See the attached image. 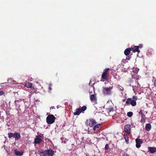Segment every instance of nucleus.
I'll return each instance as SVG.
<instances>
[{
	"instance_id": "f257e3e1",
	"label": "nucleus",
	"mask_w": 156,
	"mask_h": 156,
	"mask_svg": "<svg viewBox=\"0 0 156 156\" xmlns=\"http://www.w3.org/2000/svg\"><path fill=\"white\" fill-rule=\"evenodd\" d=\"M41 156H53L55 152L52 149H49L44 151H38Z\"/></svg>"
},
{
	"instance_id": "f03ea898",
	"label": "nucleus",
	"mask_w": 156,
	"mask_h": 156,
	"mask_svg": "<svg viewBox=\"0 0 156 156\" xmlns=\"http://www.w3.org/2000/svg\"><path fill=\"white\" fill-rule=\"evenodd\" d=\"M113 89V86L108 87H103L102 88V91L103 93L106 95H110L112 93V90Z\"/></svg>"
},
{
	"instance_id": "7ed1b4c3",
	"label": "nucleus",
	"mask_w": 156,
	"mask_h": 156,
	"mask_svg": "<svg viewBox=\"0 0 156 156\" xmlns=\"http://www.w3.org/2000/svg\"><path fill=\"white\" fill-rule=\"evenodd\" d=\"M55 119V118L53 115H49L47 117L46 122L48 124H52L54 122Z\"/></svg>"
},
{
	"instance_id": "20e7f679",
	"label": "nucleus",
	"mask_w": 156,
	"mask_h": 156,
	"mask_svg": "<svg viewBox=\"0 0 156 156\" xmlns=\"http://www.w3.org/2000/svg\"><path fill=\"white\" fill-rule=\"evenodd\" d=\"M96 124L97 122L96 121L93 119H87L86 122V124L87 125L91 127H93Z\"/></svg>"
},
{
	"instance_id": "39448f33",
	"label": "nucleus",
	"mask_w": 156,
	"mask_h": 156,
	"mask_svg": "<svg viewBox=\"0 0 156 156\" xmlns=\"http://www.w3.org/2000/svg\"><path fill=\"white\" fill-rule=\"evenodd\" d=\"M110 69L107 68L105 69L101 75V79L105 80H106L109 76L108 71L110 70Z\"/></svg>"
},
{
	"instance_id": "423d86ee",
	"label": "nucleus",
	"mask_w": 156,
	"mask_h": 156,
	"mask_svg": "<svg viewBox=\"0 0 156 156\" xmlns=\"http://www.w3.org/2000/svg\"><path fill=\"white\" fill-rule=\"evenodd\" d=\"M126 103L127 105L131 104L133 106H135L136 105V103L135 100H133L131 98H129L126 100Z\"/></svg>"
},
{
	"instance_id": "0eeeda50",
	"label": "nucleus",
	"mask_w": 156,
	"mask_h": 156,
	"mask_svg": "<svg viewBox=\"0 0 156 156\" xmlns=\"http://www.w3.org/2000/svg\"><path fill=\"white\" fill-rule=\"evenodd\" d=\"M114 111V109L113 108L110 107L109 108H106L105 109V113L106 115H112L110 114V113L113 112Z\"/></svg>"
},
{
	"instance_id": "6e6552de",
	"label": "nucleus",
	"mask_w": 156,
	"mask_h": 156,
	"mask_svg": "<svg viewBox=\"0 0 156 156\" xmlns=\"http://www.w3.org/2000/svg\"><path fill=\"white\" fill-rule=\"evenodd\" d=\"M41 135L36 136L34 140V143L35 144L40 143L42 141L41 139Z\"/></svg>"
},
{
	"instance_id": "1a4fd4ad",
	"label": "nucleus",
	"mask_w": 156,
	"mask_h": 156,
	"mask_svg": "<svg viewBox=\"0 0 156 156\" xmlns=\"http://www.w3.org/2000/svg\"><path fill=\"white\" fill-rule=\"evenodd\" d=\"M142 142L143 141L142 140L138 138L136 139V147L138 148L140 147L141 146L140 144L142 143Z\"/></svg>"
},
{
	"instance_id": "9d476101",
	"label": "nucleus",
	"mask_w": 156,
	"mask_h": 156,
	"mask_svg": "<svg viewBox=\"0 0 156 156\" xmlns=\"http://www.w3.org/2000/svg\"><path fill=\"white\" fill-rule=\"evenodd\" d=\"M90 100L91 102H93L96 103L97 101L96 95L95 94H93L90 95Z\"/></svg>"
},
{
	"instance_id": "9b49d317",
	"label": "nucleus",
	"mask_w": 156,
	"mask_h": 156,
	"mask_svg": "<svg viewBox=\"0 0 156 156\" xmlns=\"http://www.w3.org/2000/svg\"><path fill=\"white\" fill-rule=\"evenodd\" d=\"M22 100L20 99L19 100H16L15 101V103L16 106V107L19 108L20 106V105L22 104Z\"/></svg>"
},
{
	"instance_id": "f8f14e48",
	"label": "nucleus",
	"mask_w": 156,
	"mask_h": 156,
	"mask_svg": "<svg viewBox=\"0 0 156 156\" xmlns=\"http://www.w3.org/2000/svg\"><path fill=\"white\" fill-rule=\"evenodd\" d=\"M15 138V140H18L21 137L20 133L17 132H15L14 133V137Z\"/></svg>"
},
{
	"instance_id": "ddd939ff",
	"label": "nucleus",
	"mask_w": 156,
	"mask_h": 156,
	"mask_svg": "<svg viewBox=\"0 0 156 156\" xmlns=\"http://www.w3.org/2000/svg\"><path fill=\"white\" fill-rule=\"evenodd\" d=\"M131 50L134 53L137 52L138 53L140 52V50L139 49V47L137 46H134V47H131Z\"/></svg>"
},
{
	"instance_id": "4468645a",
	"label": "nucleus",
	"mask_w": 156,
	"mask_h": 156,
	"mask_svg": "<svg viewBox=\"0 0 156 156\" xmlns=\"http://www.w3.org/2000/svg\"><path fill=\"white\" fill-rule=\"evenodd\" d=\"M130 126L129 125H126L125 126V131L128 133H130Z\"/></svg>"
},
{
	"instance_id": "2eb2a0df",
	"label": "nucleus",
	"mask_w": 156,
	"mask_h": 156,
	"mask_svg": "<svg viewBox=\"0 0 156 156\" xmlns=\"http://www.w3.org/2000/svg\"><path fill=\"white\" fill-rule=\"evenodd\" d=\"M131 50V48H129L126 49L124 51L125 55L126 56L129 55L130 54Z\"/></svg>"
},
{
	"instance_id": "dca6fc26",
	"label": "nucleus",
	"mask_w": 156,
	"mask_h": 156,
	"mask_svg": "<svg viewBox=\"0 0 156 156\" xmlns=\"http://www.w3.org/2000/svg\"><path fill=\"white\" fill-rule=\"evenodd\" d=\"M95 126L93 127V130L94 131H98L99 130L101 126V124L99 123L95 125Z\"/></svg>"
},
{
	"instance_id": "f3484780",
	"label": "nucleus",
	"mask_w": 156,
	"mask_h": 156,
	"mask_svg": "<svg viewBox=\"0 0 156 156\" xmlns=\"http://www.w3.org/2000/svg\"><path fill=\"white\" fill-rule=\"evenodd\" d=\"M15 154L17 156H21L23 154V152L22 151L20 152L17 150L16 149L14 150Z\"/></svg>"
},
{
	"instance_id": "a211bd4d",
	"label": "nucleus",
	"mask_w": 156,
	"mask_h": 156,
	"mask_svg": "<svg viewBox=\"0 0 156 156\" xmlns=\"http://www.w3.org/2000/svg\"><path fill=\"white\" fill-rule=\"evenodd\" d=\"M148 149L149 151L151 153H154L156 152V147H149Z\"/></svg>"
},
{
	"instance_id": "6ab92c4d",
	"label": "nucleus",
	"mask_w": 156,
	"mask_h": 156,
	"mask_svg": "<svg viewBox=\"0 0 156 156\" xmlns=\"http://www.w3.org/2000/svg\"><path fill=\"white\" fill-rule=\"evenodd\" d=\"M81 112L80 108H77L76 109V111L74 113V115H79Z\"/></svg>"
},
{
	"instance_id": "aec40b11",
	"label": "nucleus",
	"mask_w": 156,
	"mask_h": 156,
	"mask_svg": "<svg viewBox=\"0 0 156 156\" xmlns=\"http://www.w3.org/2000/svg\"><path fill=\"white\" fill-rule=\"evenodd\" d=\"M146 130L147 131H149L151 129V125L150 123L147 124L145 126Z\"/></svg>"
},
{
	"instance_id": "412c9836",
	"label": "nucleus",
	"mask_w": 156,
	"mask_h": 156,
	"mask_svg": "<svg viewBox=\"0 0 156 156\" xmlns=\"http://www.w3.org/2000/svg\"><path fill=\"white\" fill-rule=\"evenodd\" d=\"M146 121V117L145 115L141 116V119L140 122L141 123H144Z\"/></svg>"
},
{
	"instance_id": "4be33fe9",
	"label": "nucleus",
	"mask_w": 156,
	"mask_h": 156,
	"mask_svg": "<svg viewBox=\"0 0 156 156\" xmlns=\"http://www.w3.org/2000/svg\"><path fill=\"white\" fill-rule=\"evenodd\" d=\"M32 84L30 83H25V86L27 88H31L32 87Z\"/></svg>"
},
{
	"instance_id": "5701e85b",
	"label": "nucleus",
	"mask_w": 156,
	"mask_h": 156,
	"mask_svg": "<svg viewBox=\"0 0 156 156\" xmlns=\"http://www.w3.org/2000/svg\"><path fill=\"white\" fill-rule=\"evenodd\" d=\"M52 86V84L51 83H50L48 85V92L49 93H51V91L52 90V88H51V87Z\"/></svg>"
},
{
	"instance_id": "b1692460",
	"label": "nucleus",
	"mask_w": 156,
	"mask_h": 156,
	"mask_svg": "<svg viewBox=\"0 0 156 156\" xmlns=\"http://www.w3.org/2000/svg\"><path fill=\"white\" fill-rule=\"evenodd\" d=\"M14 133H13L11 132H9L8 133L9 138H11L12 137H14Z\"/></svg>"
},
{
	"instance_id": "393cba45",
	"label": "nucleus",
	"mask_w": 156,
	"mask_h": 156,
	"mask_svg": "<svg viewBox=\"0 0 156 156\" xmlns=\"http://www.w3.org/2000/svg\"><path fill=\"white\" fill-rule=\"evenodd\" d=\"M124 137L125 140V141L127 144H128L129 143L128 140H129V138L126 135H124Z\"/></svg>"
},
{
	"instance_id": "a878e982",
	"label": "nucleus",
	"mask_w": 156,
	"mask_h": 156,
	"mask_svg": "<svg viewBox=\"0 0 156 156\" xmlns=\"http://www.w3.org/2000/svg\"><path fill=\"white\" fill-rule=\"evenodd\" d=\"M152 82L154 83V86L156 88V78L155 77H153Z\"/></svg>"
},
{
	"instance_id": "bb28decb",
	"label": "nucleus",
	"mask_w": 156,
	"mask_h": 156,
	"mask_svg": "<svg viewBox=\"0 0 156 156\" xmlns=\"http://www.w3.org/2000/svg\"><path fill=\"white\" fill-rule=\"evenodd\" d=\"M87 109V107L85 106H83L81 108H80V111H84L85 110H86Z\"/></svg>"
},
{
	"instance_id": "cd10ccee",
	"label": "nucleus",
	"mask_w": 156,
	"mask_h": 156,
	"mask_svg": "<svg viewBox=\"0 0 156 156\" xmlns=\"http://www.w3.org/2000/svg\"><path fill=\"white\" fill-rule=\"evenodd\" d=\"M133 115V113L131 112H129L127 113V115L129 117H131Z\"/></svg>"
},
{
	"instance_id": "c85d7f7f",
	"label": "nucleus",
	"mask_w": 156,
	"mask_h": 156,
	"mask_svg": "<svg viewBox=\"0 0 156 156\" xmlns=\"http://www.w3.org/2000/svg\"><path fill=\"white\" fill-rule=\"evenodd\" d=\"M31 92L32 93H34L36 91V89L34 87H32L31 88Z\"/></svg>"
},
{
	"instance_id": "c756f323",
	"label": "nucleus",
	"mask_w": 156,
	"mask_h": 156,
	"mask_svg": "<svg viewBox=\"0 0 156 156\" xmlns=\"http://www.w3.org/2000/svg\"><path fill=\"white\" fill-rule=\"evenodd\" d=\"M139 114H140L142 116L145 115H144V114L142 112V110L141 109L140 110L139 112Z\"/></svg>"
},
{
	"instance_id": "7c9ffc66",
	"label": "nucleus",
	"mask_w": 156,
	"mask_h": 156,
	"mask_svg": "<svg viewBox=\"0 0 156 156\" xmlns=\"http://www.w3.org/2000/svg\"><path fill=\"white\" fill-rule=\"evenodd\" d=\"M109 148V146L108 144H107L105 147V150H108Z\"/></svg>"
},
{
	"instance_id": "2f4dec72",
	"label": "nucleus",
	"mask_w": 156,
	"mask_h": 156,
	"mask_svg": "<svg viewBox=\"0 0 156 156\" xmlns=\"http://www.w3.org/2000/svg\"><path fill=\"white\" fill-rule=\"evenodd\" d=\"M137 97L136 96H134L133 97V100H135L136 101L137 100Z\"/></svg>"
},
{
	"instance_id": "473e14b6",
	"label": "nucleus",
	"mask_w": 156,
	"mask_h": 156,
	"mask_svg": "<svg viewBox=\"0 0 156 156\" xmlns=\"http://www.w3.org/2000/svg\"><path fill=\"white\" fill-rule=\"evenodd\" d=\"M5 94V92L3 91H0V96L2 95Z\"/></svg>"
},
{
	"instance_id": "72a5a7b5",
	"label": "nucleus",
	"mask_w": 156,
	"mask_h": 156,
	"mask_svg": "<svg viewBox=\"0 0 156 156\" xmlns=\"http://www.w3.org/2000/svg\"><path fill=\"white\" fill-rule=\"evenodd\" d=\"M137 46L139 47V48H141L143 46V45L142 44H140L138 46Z\"/></svg>"
},
{
	"instance_id": "f704fd0d",
	"label": "nucleus",
	"mask_w": 156,
	"mask_h": 156,
	"mask_svg": "<svg viewBox=\"0 0 156 156\" xmlns=\"http://www.w3.org/2000/svg\"><path fill=\"white\" fill-rule=\"evenodd\" d=\"M119 89L120 91H122L124 90V88L123 87H121V88H119Z\"/></svg>"
},
{
	"instance_id": "c9c22d12",
	"label": "nucleus",
	"mask_w": 156,
	"mask_h": 156,
	"mask_svg": "<svg viewBox=\"0 0 156 156\" xmlns=\"http://www.w3.org/2000/svg\"><path fill=\"white\" fill-rule=\"evenodd\" d=\"M126 99H123L122 100V101L123 102H125L126 101Z\"/></svg>"
},
{
	"instance_id": "e433bc0d",
	"label": "nucleus",
	"mask_w": 156,
	"mask_h": 156,
	"mask_svg": "<svg viewBox=\"0 0 156 156\" xmlns=\"http://www.w3.org/2000/svg\"><path fill=\"white\" fill-rule=\"evenodd\" d=\"M72 145H74V144H72Z\"/></svg>"
}]
</instances>
